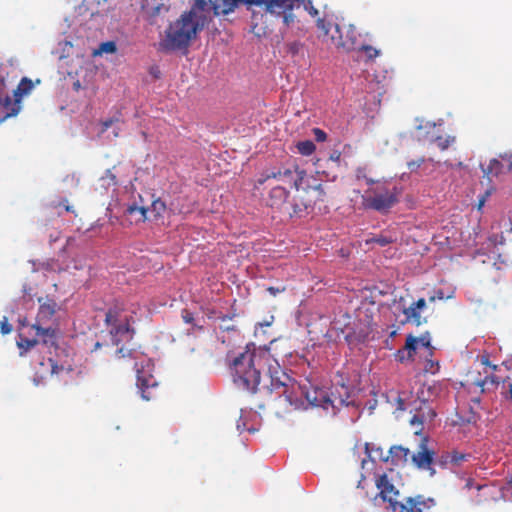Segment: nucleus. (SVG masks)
I'll return each mask as SVG.
<instances>
[{
	"mask_svg": "<svg viewBox=\"0 0 512 512\" xmlns=\"http://www.w3.org/2000/svg\"><path fill=\"white\" fill-rule=\"evenodd\" d=\"M413 303L420 312L426 307V300L424 298H419Z\"/></svg>",
	"mask_w": 512,
	"mask_h": 512,
	"instance_id": "53",
	"label": "nucleus"
},
{
	"mask_svg": "<svg viewBox=\"0 0 512 512\" xmlns=\"http://www.w3.org/2000/svg\"><path fill=\"white\" fill-rule=\"evenodd\" d=\"M207 2L209 11L212 9L214 16H226L234 12L239 5H247V0H210Z\"/></svg>",
	"mask_w": 512,
	"mask_h": 512,
	"instance_id": "14",
	"label": "nucleus"
},
{
	"mask_svg": "<svg viewBox=\"0 0 512 512\" xmlns=\"http://www.w3.org/2000/svg\"><path fill=\"white\" fill-rule=\"evenodd\" d=\"M100 347H101V344H100L99 342H97V343L95 344V349H98V348H100Z\"/></svg>",
	"mask_w": 512,
	"mask_h": 512,
	"instance_id": "63",
	"label": "nucleus"
},
{
	"mask_svg": "<svg viewBox=\"0 0 512 512\" xmlns=\"http://www.w3.org/2000/svg\"><path fill=\"white\" fill-rule=\"evenodd\" d=\"M484 177L490 180L491 176H498L504 171V163L496 158L490 160L487 167L481 165Z\"/></svg>",
	"mask_w": 512,
	"mask_h": 512,
	"instance_id": "21",
	"label": "nucleus"
},
{
	"mask_svg": "<svg viewBox=\"0 0 512 512\" xmlns=\"http://www.w3.org/2000/svg\"><path fill=\"white\" fill-rule=\"evenodd\" d=\"M133 330L130 327L128 320L123 323L116 324L112 330L113 343L118 345L122 340H130L132 338Z\"/></svg>",
	"mask_w": 512,
	"mask_h": 512,
	"instance_id": "18",
	"label": "nucleus"
},
{
	"mask_svg": "<svg viewBox=\"0 0 512 512\" xmlns=\"http://www.w3.org/2000/svg\"><path fill=\"white\" fill-rule=\"evenodd\" d=\"M12 330H13V327L9 323L8 318L4 317L3 320L1 321L0 332L3 335H7V334L11 333Z\"/></svg>",
	"mask_w": 512,
	"mask_h": 512,
	"instance_id": "39",
	"label": "nucleus"
},
{
	"mask_svg": "<svg viewBox=\"0 0 512 512\" xmlns=\"http://www.w3.org/2000/svg\"><path fill=\"white\" fill-rule=\"evenodd\" d=\"M212 21L206 0H194L190 10L183 12L178 19L171 22L159 42L162 52L187 50L198 34Z\"/></svg>",
	"mask_w": 512,
	"mask_h": 512,
	"instance_id": "2",
	"label": "nucleus"
},
{
	"mask_svg": "<svg viewBox=\"0 0 512 512\" xmlns=\"http://www.w3.org/2000/svg\"><path fill=\"white\" fill-rule=\"evenodd\" d=\"M143 18L151 25H157L169 12L170 6L164 0H143L141 3Z\"/></svg>",
	"mask_w": 512,
	"mask_h": 512,
	"instance_id": "9",
	"label": "nucleus"
},
{
	"mask_svg": "<svg viewBox=\"0 0 512 512\" xmlns=\"http://www.w3.org/2000/svg\"><path fill=\"white\" fill-rule=\"evenodd\" d=\"M481 363L485 366L491 367L494 371L497 370L498 366L494 365L490 362L488 356H482L481 357Z\"/></svg>",
	"mask_w": 512,
	"mask_h": 512,
	"instance_id": "52",
	"label": "nucleus"
},
{
	"mask_svg": "<svg viewBox=\"0 0 512 512\" xmlns=\"http://www.w3.org/2000/svg\"><path fill=\"white\" fill-rule=\"evenodd\" d=\"M419 341L421 342V344H422L423 346H425V347H430V342H429V340H425L424 338H420V339H418V342H419Z\"/></svg>",
	"mask_w": 512,
	"mask_h": 512,
	"instance_id": "61",
	"label": "nucleus"
},
{
	"mask_svg": "<svg viewBox=\"0 0 512 512\" xmlns=\"http://www.w3.org/2000/svg\"><path fill=\"white\" fill-rule=\"evenodd\" d=\"M368 185H374L362 195V207L386 215L399 203L401 188L388 182L374 181L366 178Z\"/></svg>",
	"mask_w": 512,
	"mask_h": 512,
	"instance_id": "4",
	"label": "nucleus"
},
{
	"mask_svg": "<svg viewBox=\"0 0 512 512\" xmlns=\"http://www.w3.org/2000/svg\"><path fill=\"white\" fill-rule=\"evenodd\" d=\"M435 505L434 499L422 495L407 497L399 506L398 512H429Z\"/></svg>",
	"mask_w": 512,
	"mask_h": 512,
	"instance_id": "12",
	"label": "nucleus"
},
{
	"mask_svg": "<svg viewBox=\"0 0 512 512\" xmlns=\"http://www.w3.org/2000/svg\"><path fill=\"white\" fill-rule=\"evenodd\" d=\"M281 16H282V19H283V23L286 26H289L291 23L294 22L295 15L293 14L292 11H287L286 13L282 14Z\"/></svg>",
	"mask_w": 512,
	"mask_h": 512,
	"instance_id": "45",
	"label": "nucleus"
},
{
	"mask_svg": "<svg viewBox=\"0 0 512 512\" xmlns=\"http://www.w3.org/2000/svg\"><path fill=\"white\" fill-rule=\"evenodd\" d=\"M97 5L101 11H108L110 9L109 0H97Z\"/></svg>",
	"mask_w": 512,
	"mask_h": 512,
	"instance_id": "50",
	"label": "nucleus"
},
{
	"mask_svg": "<svg viewBox=\"0 0 512 512\" xmlns=\"http://www.w3.org/2000/svg\"><path fill=\"white\" fill-rule=\"evenodd\" d=\"M510 488H512V479L508 482Z\"/></svg>",
	"mask_w": 512,
	"mask_h": 512,
	"instance_id": "64",
	"label": "nucleus"
},
{
	"mask_svg": "<svg viewBox=\"0 0 512 512\" xmlns=\"http://www.w3.org/2000/svg\"><path fill=\"white\" fill-rule=\"evenodd\" d=\"M425 162L424 157H420L417 160H412L407 163L408 169L413 172L420 168V166Z\"/></svg>",
	"mask_w": 512,
	"mask_h": 512,
	"instance_id": "40",
	"label": "nucleus"
},
{
	"mask_svg": "<svg viewBox=\"0 0 512 512\" xmlns=\"http://www.w3.org/2000/svg\"><path fill=\"white\" fill-rule=\"evenodd\" d=\"M134 368L137 370V387L141 393V397L149 401L154 398L152 389L156 387V381L152 375L144 376L142 372L137 368V363L134 364Z\"/></svg>",
	"mask_w": 512,
	"mask_h": 512,
	"instance_id": "15",
	"label": "nucleus"
},
{
	"mask_svg": "<svg viewBox=\"0 0 512 512\" xmlns=\"http://www.w3.org/2000/svg\"><path fill=\"white\" fill-rule=\"evenodd\" d=\"M181 316H182V319L185 323L187 324H192L195 326L194 324V315L192 312H190L189 310L187 309H183L182 312H181Z\"/></svg>",
	"mask_w": 512,
	"mask_h": 512,
	"instance_id": "41",
	"label": "nucleus"
},
{
	"mask_svg": "<svg viewBox=\"0 0 512 512\" xmlns=\"http://www.w3.org/2000/svg\"><path fill=\"white\" fill-rule=\"evenodd\" d=\"M454 141H455V137L454 136H447V137L438 136L435 139V142L437 143V146L442 151L446 150Z\"/></svg>",
	"mask_w": 512,
	"mask_h": 512,
	"instance_id": "32",
	"label": "nucleus"
},
{
	"mask_svg": "<svg viewBox=\"0 0 512 512\" xmlns=\"http://www.w3.org/2000/svg\"><path fill=\"white\" fill-rule=\"evenodd\" d=\"M434 456V450L428 447V438L423 437L417 452L411 456V460L418 469L431 470V465L434 463Z\"/></svg>",
	"mask_w": 512,
	"mask_h": 512,
	"instance_id": "11",
	"label": "nucleus"
},
{
	"mask_svg": "<svg viewBox=\"0 0 512 512\" xmlns=\"http://www.w3.org/2000/svg\"><path fill=\"white\" fill-rule=\"evenodd\" d=\"M389 453L393 459V461H403L406 462L408 456L410 455V450L403 446H392L389 450Z\"/></svg>",
	"mask_w": 512,
	"mask_h": 512,
	"instance_id": "23",
	"label": "nucleus"
},
{
	"mask_svg": "<svg viewBox=\"0 0 512 512\" xmlns=\"http://www.w3.org/2000/svg\"><path fill=\"white\" fill-rule=\"evenodd\" d=\"M341 157V154L339 152H334L333 154H331L330 156V159L334 160V161H338Z\"/></svg>",
	"mask_w": 512,
	"mask_h": 512,
	"instance_id": "60",
	"label": "nucleus"
},
{
	"mask_svg": "<svg viewBox=\"0 0 512 512\" xmlns=\"http://www.w3.org/2000/svg\"><path fill=\"white\" fill-rule=\"evenodd\" d=\"M33 88H34V84H33L32 80L27 77H23L20 80L17 88L14 90V93H13L16 102H21L23 97L30 94V92L33 90Z\"/></svg>",
	"mask_w": 512,
	"mask_h": 512,
	"instance_id": "20",
	"label": "nucleus"
},
{
	"mask_svg": "<svg viewBox=\"0 0 512 512\" xmlns=\"http://www.w3.org/2000/svg\"><path fill=\"white\" fill-rule=\"evenodd\" d=\"M500 158L502 159L504 166L506 165L507 169L509 171H512V155L504 154L500 155Z\"/></svg>",
	"mask_w": 512,
	"mask_h": 512,
	"instance_id": "46",
	"label": "nucleus"
},
{
	"mask_svg": "<svg viewBox=\"0 0 512 512\" xmlns=\"http://www.w3.org/2000/svg\"><path fill=\"white\" fill-rule=\"evenodd\" d=\"M265 189L269 187L267 196L264 198L265 203L272 209H276L281 213L292 216H301L309 208L313 207L317 202H323L326 192L319 187L306 190H299V193L290 198L289 191L281 184L274 181L267 182Z\"/></svg>",
	"mask_w": 512,
	"mask_h": 512,
	"instance_id": "3",
	"label": "nucleus"
},
{
	"mask_svg": "<svg viewBox=\"0 0 512 512\" xmlns=\"http://www.w3.org/2000/svg\"><path fill=\"white\" fill-rule=\"evenodd\" d=\"M296 148L298 153H300L303 156H310L316 150V146L314 142L311 140L299 141L296 144Z\"/></svg>",
	"mask_w": 512,
	"mask_h": 512,
	"instance_id": "25",
	"label": "nucleus"
},
{
	"mask_svg": "<svg viewBox=\"0 0 512 512\" xmlns=\"http://www.w3.org/2000/svg\"><path fill=\"white\" fill-rule=\"evenodd\" d=\"M321 399H317V397H314L313 399L310 398L309 394H306V399L312 403L314 406H322L324 409H328L329 405L334 407V401L331 400L324 392H320Z\"/></svg>",
	"mask_w": 512,
	"mask_h": 512,
	"instance_id": "24",
	"label": "nucleus"
},
{
	"mask_svg": "<svg viewBox=\"0 0 512 512\" xmlns=\"http://www.w3.org/2000/svg\"><path fill=\"white\" fill-rule=\"evenodd\" d=\"M359 51L365 53L366 60H374L378 56H380L381 51L371 45H362L359 48Z\"/></svg>",
	"mask_w": 512,
	"mask_h": 512,
	"instance_id": "28",
	"label": "nucleus"
},
{
	"mask_svg": "<svg viewBox=\"0 0 512 512\" xmlns=\"http://www.w3.org/2000/svg\"><path fill=\"white\" fill-rule=\"evenodd\" d=\"M46 324H33L32 329L36 331V338L45 345L53 346L56 343V329Z\"/></svg>",
	"mask_w": 512,
	"mask_h": 512,
	"instance_id": "16",
	"label": "nucleus"
},
{
	"mask_svg": "<svg viewBox=\"0 0 512 512\" xmlns=\"http://www.w3.org/2000/svg\"><path fill=\"white\" fill-rule=\"evenodd\" d=\"M396 401H397V404H398V407H397L398 410H406L407 409V405L405 404V401L401 397V395L397 396Z\"/></svg>",
	"mask_w": 512,
	"mask_h": 512,
	"instance_id": "54",
	"label": "nucleus"
},
{
	"mask_svg": "<svg viewBox=\"0 0 512 512\" xmlns=\"http://www.w3.org/2000/svg\"><path fill=\"white\" fill-rule=\"evenodd\" d=\"M488 382H490L493 385H498L501 382V380L498 376L495 375L486 376L484 380L478 382V385L481 387L482 391H484V385H486Z\"/></svg>",
	"mask_w": 512,
	"mask_h": 512,
	"instance_id": "37",
	"label": "nucleus"
},
{
	"mask_svg": "<svg viewBox=\"0 0 512 512\" xmlns=\"http://www.w3.org/2000/svg\"><path fill=\"white\" fill-rule=\"evenodd\" d=\"M20 110V102H14L9 96L1 99V111H0V123L5 121L9 117L16 116Z\"/></svg>",
	"mask_w": 512,
	"mask_h": 512,
	"instance_id": "19",
	"label": "nucleus"
},
{
	"mask_svg": "<svg viewBox=\"0 0 512 512\" xmlns=\"http://www.w3.org/2000/svg\"><path fill=\"white\" fill-rule=\"evenodd\" d=\"M127 212L132 215L134 213H139L140 220L144 221L146 219V213L148 212V209L145 207H138V206H130L127 209Z\"/></svg>",
	"mask_w": 512,
	"mask_h": 512,
	"instance_id": "35",
	"label": "nucleus"
},
{
	"mask_svg": "<svg viewBox=\"0 0 512 512\" xmlns=\"http://www.w3.org/2000/svg\"><path fill=\"white\" fill-rule=\"evenodd\" d=\"M450 452L443 453L440 457H438L436 460L434 459V463H437L441 467H446L448 465H451L450 463Z\"/></svg>",
	"mask_w": 512,
	"mask_h": 512,
	"instance_id": "38",
	"label": "nucleus"
},
{
	"mask_svg": "<svg viewBox=\"0 0 512 512\" xmlns=\"http://www.w3.org/2000/svg\"><path fill=\"white\" fill-rule=\"evenodd\" d=\"M450 463L451 466H460L463 462H466L471 457L468 453H463L457 450L450 451Z\"/></svg>",
	"mask_w": 512,
	"mask_h": 512,
	"instance_id": "26",
	"label": "nucleus"
},
{
	"mask_svg": "<svg viewBox=\"0 0 512 512\" xmlns=\"http://www.w3.org/2000/svg\"><path fill=\"white\" fill-rule=\"evenodd\" d=\"M438 368H439L438 363H434L433 361H428L425 366V370L428 372H431V373L437 372Z\"/></svg>",
	"mask_w": 512,
	"mask_h": 512,
	"instance_id": "47",
	"label": "nucleus"
},
{
	"mask_svg": "<svg viewBox=\"0 0 512 512\" xmlns=\"http://www.w3.org/2000/svg\"><path fill=\"white\" fill-rule=\"evenodd\" d=\"M428 414L430 416V419H433L436 416L435 412L432 409H429Z\"/></svg>",
	"mask_w": 512,
	"mask_h": 512,
	"instance_id": "62",
	"label": "nucleus"
},
{
	"mask_svg": "<svg viewBox=\"0 0 512 512\" xmlns=\"http://www.w3.org/2000/svg\"><path fill=\"white\" fill-rule=\"evenodd\" d=\"M39 309L34 324H48L54 317L58 305L55 300L50 298H38Z\"/></svg>",
	"mask_w": 512,
	"mask_h": 512,
	"instance_id": "13",
	"label": "nucleus"
},
{
	"mask_svg": "<svg viewBox=\"0 0 512 512\" xmlns=\"http://www.w3.org/2000/svg\"><path fill=\"white\" fill-rule=\"evenodd\" d=\"M131 354H132L131 350H128L127 353H124V349L120 348L116 352V357L118 359H121V358H125L126 356H131Z\"/></svg>",
	"mask_w": 512,
	"mask_h": 512,
	"instance_id": "55",
	"label": "nucleus"
},
{
	"mask_svg": "<svg viewBox=\"0 0 512 512\" xmlns=\"http://www.w3.org/2000/svg\"><path fill=\"white\" fill-rule=\"evenodd\" d=\"M303 6V8L308 12L311 17H317L319 11L314 7L312 0H298V5L296 7Z\"/></svg>",
	"mask_w": 512,
	"mask_h": 512,
	"instance_id": "31",
	"label": "nucleus"
},
{
	"mask_svg": "<svg viewBox=\"0 0 512 512\" xmlns=\"http://www.w3.org/2000/svg\"><path fill=\"white\" fill-rule=\"evenodd\" d=\"M394 315L395 321L402 326L407 323L420 326L427 321L426 318L421 317V312L416 308L414 303L407 306L403 297H400L399 301L396 303Z\"/></svg>",
	"mask_w": 512,
	"mask_h": 512,
	"instance_id": "7",
	"label": "nucleus"
},
{
	"mask_svg": "<svg viewBox=\"0 0 512 512\" xmlns=\"http://www.w3.org/2000/svg\"><path fill=\"white\" fill-rule=\"evenodd\" d=\"M417 344H418V338H416L412 335H409L407 337L404 350L407 352L408 360L413 359Z\"/></svg>",
	"mask_w": 512,
	"mask_h": 512,
	"instance_id": "27",
	"label": "nucleus"
},
{
	"mask_svg": "<svg viewBox=\"0 0 512 512\" xmlns=\"http://www.w3.org/2000/svg\"><path fill=\"white\" fill-rule=\"evenodd\" d=\"M274 181L277 184H288L295 188V192L299 190L312 189L319 187L324 189L321 183H316L313 177H308L305 170L301 169L297 164H292L287 167H279L277 170L266 171L256 179L254 188L259 190L267 182Z\"/></svg>",
	"mask_w": 512,
	"mask_h": 512,
	"instance_id": "5",
	"label": "nucleus"
},
{
	"mask_svg": "<svg viewBox=\"0 0 512 512\" xmlns=\"http://www.w3.org/2000/svg\"><path fill=\"white\" fill-rule=\"evenodd\" d=\"M267 291L273 295V296H276L277 294L279 293H282L285 291V287H273V286H270L267 288Z\"/></svg>",
	"mask_w": 512,
	"mask_h": 512,
	"instance_id": "49",
	"label": "nucleus"
},
{
	"mask_svg": "<svg viewBox=\"0 0 512 512\" xmlns=\"http://www.w3.org/2000/svg\"><path fill=\"white\" fill-rule=\"evenodd\" d=\"M227 365L234 385L243 391L256 393L260 384L261 374L264 372L270 379V385L265 386L266 394L274 391L291 405L298 401L295 392L300 388L280 366L278 360L271 352V348H253L238 354L227 355Z\"/></svg>",
	"mask_w": 512,
	"mask_h": 512,
	"instance_id": "1",
	"label": "nucleus"
},
{
	"mask_svg": "<svg viewBox=\"0 0 512 512\" xmlns=\"http://www.w3.org/2000/svg\"><path fill=\"white\" fill-rule=\"evenodd\" d=\"M301 47L302 45L298 41L291 42L287 45L288 52L292 55L298 54Z\"/></svg>",
	"mask_w": 512,
	"mask_h": 512,
	"instance_id": "42",
	"label": "nucleus"
},
{
	"mask_svg": "<svg viewBox=\"0 0 512 512\" xmlns=\"http://www.w3.org/2000/svg\"><path fill=\"white\" fill-rule=\"evenodd\" d=\"M264 18L265 16L263 14L256 12H253L251 16L252 24L250 27V32L258 38L266 37L272 31L269 26L264 23Z\"/></svg>",
	"mask_w": 512,
	"mask_h": 512,
	"instance_id": "17",
	"label": "nucleus"
},
{
	"mask_svg": "<svg viewBox=\"0 0 512 512\" xmlns=\"http://www.w3.org/2000/svg\"><path fill=\"white\" fill-rule=\"evenodd\" d=\"M166 209V204L161 199H156L152 202L151 210L156 216H161Z\"/></svg>",
	"mask_w": 512,
	"mask_h": 512,
	"instance_id": "34",
	"label": "nucleus"
},
{
	"mask_svg": "<svg viewBox=\"0 0 512 512\" xmlns=\"http://www.w3.org/2000/svg\"><path fill=\"white\" fill-rule=\"evenodd\" d=\"M101 51L106 53H114L116 51V44L112 41L104 42L101 44Z\"/></svg>",
	"mask_w": 512,
	"mask_h": 512,
	"instance_id": "43",
	"label": "nucleus"
},
{
	"mask_svg": "<svg viewBox=\"0 0 512 512\" xmlns=\"http://www.w3.org/2000/svg\"><path fill=\"white\" fill-rule=\"evenodd\" d=\"M376 487L379 490V496L383 501L389 503V507L394 512H398L399 506L403 501H398L399 491L395 488L386 474H382L376 480Z\"/></svg>",
	"mask_w": 512,
	"mask_h": 512,
	"instance_id": "8",
	"label": "nucleus"
},
{
	"mask_svg": "<svg viewBox=\"0 0 512 512\" xmlns=\"http://www.w3.org/2000/svg\"><path fill=\"white\" fill-rule=\"evenodd\" d=\"M298 5V0H247L248 8L250 6L264 7L266 12L281 16L287 11H293Z\"/></svg>",
	"mask_w": 512,
	"mask_h": 512,
	"instance_id": "10",
	"label": "nucleus"
},
{
	"mask_svg": "<svg viewBox=\"0 0 512 512\" xmlns=\"http://www.w3.org/2000/svg\"><path fill=\"white\" fill-rule=\"evenodd\" d=\"M59 206H63L65 211H67V212H74L73 207L68 204L67 200H64L63 202H60V203L55 204V205H52L51 207L52 208H57Z\"/></svg>",
	"mask_w": 512,
	"mask_h": 512,
	"instance_id": "48",
	"label": "nucleus"
},
{
	"mask_svg": "<svg viewBox=\"0 0 512 512\" xmlns=\"http://www.w3.org/2000/svg\"><path fill=\"white\" fill-rule=\"evenodd\" d=\"M19 339L17 340V346L20 349V355L23 356L33 347H35L39 343L38 338H27L24 337L21 333L19 334Z\"/></svg>",
	"mask_w": 512,
	"mask_h": 512,
	"instance_id": "22",
	"label": "nucleus"
},
{
	"mask_svg": "<svg viewBox=\"0 0 512 512\" xmlns=\"http://www.w3.org/2000/svg\"><path fill=\"white\" fill-rule=\"evenodd\" d=\"M394 240L392 237L390 236H385V235H378V236H374L372 238H369V239H366V244H372V243H376L382 247L392 243Z\"/></svg>",
	"mask_w": 512,
	"mask_h": 512,
	"instance_id": "29",
	"label": "nucleus"
},
{
	"mask_svg": "<svg viewBox=\"0 0 512 512\" xmlns=\"http://www.w3.org/2000/svg\"><path fill=\"white\" fill-rule=\"evenodd\" d=\"M503 397L512 404V383L508 384V390L502 392Z\"/></svg>",
	"mask_w": 512,
	"mask_h": 512,
	"instance_id": "51",
	"label": "nucleus"
},
{
	"mask_svg": "<svg viewBox=\"0 0 512 512\" xmlns=\"http://www.w3.org/2000/svg\"><path fill=\"white\" fill-rule=\"evenodd\" d=\"M316 27L319 30L318 37L323 41H330L337 49L350 52L356 48L358 33L352 24L341 27L338 24L332 25L326 16L316 19Z\"/></svg>",
	"mask_w": 512,
	"mask_h": 512,
	"instance_id": "6",
	"label": "nucleus"
},
{
	"mask_svg": "<svg viewBox=\"0 0 512 512\" xmlns=\"http://www.w3.org/2000/svg\"><path fill=\"white\" fill-rule=\"evenodd\" d=\"M423 423H424V414L422 413H417L415 414L411 420H410V424L411 426H413L415 428V434H420L422 429H423Z\"/></svg>",
	"mask_w": 512,
	"mask_h": 512,
	"instance_id": "30",
	"label": "nucleus"
},
{
	"mask_svg": "<svg viewBox=\"0 0 512 512\" xmlns=\"http://www.w3.org/2000/svg\"><path fill=\"white\" fill-rule=\"evenodd\" d=\"M405 353L406 351L403 349V350H398L396 356L398 358L399 361L403 362L407 359V357H405Z\"/></svg>",
	"mask_w": 512,
	"mask_h": 512,
	"instance_id": "56",
	"label": "nucleus"
},
{
	"mask_svg": "<svg viewBox=\"0 0 512 512\" xmlns=\"http://www.w3.org/2000/svg\"><path fill=\"white\" fill-rule=\"evenodd\" d=\"M489 195H490V192H489V191H486L485 196H483V197L479 200V204H478V208H479V209L484 205V203H485V201H486V197H487V196H489Z\"/></svg>",
	"mask_w": 512,
	"mask_h": 512,
	"instance_id": "58",
	"label": "nucleus"
},
{
	"mask_svg": "<svg viewBox=\"0 0 512 512\" xmlns=\"http://www.w3.org/2000/svg\"><path fill=\"white\" fill-rule=\"evenodd\" d=\"M453 297L454 290H451L448 294H446L442 289H438L435 291L434 295L429 298V301L435 302L436 300L452 299Z\"/></svg>",
	"mask_w": 512,
	"mask_h": 512,
	"instance_id": "33",
	"label": "nucleus"
},
{
	"mask_svg": "<svg viewBox=\"0 0 512 512\" xmlns=\"http://www.w3.org/2000/svg\"><path fill=\"white\" fill-rule=\"evenodd\" d=\"M112 123H113L112 119L103 122V130L104 131L107 130L112 125Z\"/></svg>",
	"mask_w": 512,
	"mask_h": 512,
	"instance_id": "59",
	"label": "nucleus"
},
{
	"mask_svg": "<svg viewBox=\"0 0 512 512\" xmlns=\"http://www.w3.org/2000/svg\"><path fill=\"white\" fill-rule=\"evenodd\" d=\"M118 321V312L116 310L110 309L105 316V322L108 325H113V327L117 324Z\"/></svg>",
	"mask_w": 512,
	"mask_h": 512,
	"instance_id": "36",
	"label": "nucleus"
},
{
	"mask_svg": "<svg viewBox=\"0 0 512 512\" xmlns=\"http://www.w3.org/2000/svg\"><path fill=\"white\" fill-rule=\"evenodd\" d=\"M313 134L315 136L316 141H318V142H324L327 139L326 132L320 128H314Z\"/></svg>",
	"mask_w": 512,
	"mask_h": 512,
	"instance_id": "44",
	"label": "nucleus"
},
{
	"mask_svg": "<svg viewBox=\"0 0 512 512\" xmlns=\"http://www.w3.org/2000/svg\"><path fill=\"white\" fill-rule=\"evenodd\" d=\"M48 362H49V364L51 366V374L56 373L57 372L56 369L58 368L56 362L53 359H51V358L48 359Z\"/></svg>",
	"mask_w": 512,
	"mask_h": 512,
	"instance_id": "57",
	"label": "nucleus"
}]
</instances>
